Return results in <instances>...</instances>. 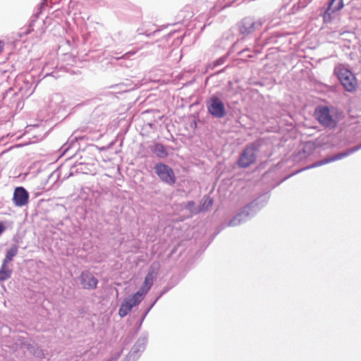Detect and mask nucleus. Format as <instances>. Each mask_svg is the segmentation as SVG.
Masks as SVG:
<instances>
[{
  "label": "nucleus",
  "instance_id": "1",
  "mask_svg": "<svg viewBox=\"0 0 361 361\" xmlns=\"http://www.w3.org/2000/svg\"><path fill=\"white\" fill-rule=\"evenodd\" d=\"M268 197L266 195L259 197L250 204L245 206L241 211L233 216L227 224L228 226H237L247 221L253 216L267 202Z\"/></svg>",
  "mask_w": 361,
  "mask_h": 361
},
{
  "label": "nucleus",
  "instance_id": "2",
  "mask_svg": "<svg viewBox=\"0 0 361 361\" xmlns=\"http://www.w3.org/2000/svg\"><path fill=\"white\" fill-rule=\"evenodd\" d=\"M259 145L253 142L248 145L240 154L238 163L240 167L247 168L256 160V152L258 151Z\"/></svg>",
  "mask_w": 361,
  "mask_h": 361
},
{
  "label": "nucleus",
  "instance_id": "3",
  "mask_svg": "<svg viewBox=\"0 0 361 361\" xmlns=\"http://www.w3.org/2000/svg\"><path fill=\"white\" fill-rule=\"evenodd\" d=\"M208 112L214 117L221 118L226 114L224 102L216 95H212L207 102Z\"/></svg>",
  "mask_w": 361,
  "mask_h": 361
},
{
  "label": "nucleus",
  "instance_id": "4",
  "mask_svg": "<svg viewBox=\"0 0 361 361\" xmlns=\"http://www.w3.org/2000/svg\"><path fill=\"white\" fill-rule=\"evenodd\" d=\"M154 171L159 178L164 183L172 185L176 182V177L173 169L166 164L159 163L155 165Z\"/></svg>",
  "mask_w": 361,
  "mask_h": 361
},
{
  "label": "nucleus",
  "instance_id": "5",
  "mask_svg": "<svg viewBox=\"0 0 361 361\" xmlns=\"http://www.w3.org/2000/svg\"><path fill=\"white\" fill-rule=\"evenodd\" d=\"M340 84L348 92H353L357 87V80L353 73L340 67Z\"/></svg>",
  "mask_w": 361,
  "mask_h": 361
},
{
  "label": "nucleus",
  "instance_id": "6",
  "mask_svg": "<svg viewBox=\"0 0 361 361\" xmlns=\"http://www.w3.org/2000/svg\"><path fill=\"white\" fill-rule=\"evenodd\" d=\"M314 116L320 124L327 128L336 126V121L330 114L329 109L326 106H319L314 111Z\"/></svg>",
  "mask_w": 361,
  "mask_h": 361
},
{
  "label": "nucleus",
  "instance_id": "7",
  "mask_svg": "<svg viewBox=\"0 0 361 361\" xmlns=\"http://www.w3.org/2000/svg\"><path fill=\"white\" fill-rule=\"evenodd\" d=\"M262 23V20H254L250 18H244L240 25V32L243 35H247L259 30Z\"/></svg>",
  "mask_w": 361,
  "mask_h": 361
},
{
  "label": "nucleus",
  "instance_id": "8",
  "mask_svg": "<svg viewBox=\"0 0 361 361\" xmlns=\"http://www.w3.org/2000/svg\"><path fill=\"white\" fill-rule=\"evenodd\" d=\"M81 286L84 289L93 290L97 288L98 280L89 271H82L80 276Z\"/></svg>",
  "mask_w": 361,
  "mask_h": 361
},
{
  "label": "nucleus",
  "instance_id": "9",
  "mask_svg": "<svg viewBox=\"0 0 361 361\" xmlns=\"http://www.w3.org/2000/svg\"><path fill=\"white\" fill-rule=\"evenodd\" d=\"M29 194L23 187H17L13 192V200L16 206L23 207L27 204Z\"/></svg>",
  "mask_w": 361,
  "mask_h": 361
},
{
  "label": "nucleus",
  "instance_id": "10",
  "mask_svg": "<svg viewBox=\"0 0 361 361\" xmlns=\"http://www.w3.org/2000/svg\"><path fill=\"white\" fill-rule=\"evenodd\" d=\"M337 0H331L324 14V21L329 23L338 17V3Z\"/></svg>",
  "mask_w": 361,
  "mask_h": 361
},
{
  "label": "nucleus",
  "instance_id": "11",
  "mask_svg": "<svg viewBox=\"0 0 361 361\" xmlns=\"http://www.w3.org/2000/svg\"><path fill=\"white\" fill-rule=\"evenodd\" d=\"M338 159V154H335L333 156L326 157L320 161H316L313 163L312 164L310 165L309 166H307L306 168L302 169L301 171H303L305 169H312L318 166H321L324 164H327L329 163H331L333 161H335Z\"/></svg>",
  "mask_w": 361,
  "mask_h": 361
},
{
  "label": "nucleus",
  "instance_id": "12",
  "mask_svg": "<svg viewBox=\"0 0 361 361\" xmlns=\"http://www.w3.org/2000/svg\"><path fill=\"white\" fill-rule=\"evenodd\" d=\"M12 274V269L8 267V264L2 262L0 268V281H4L8 279Z\"/></svg>",
  "mask_w": 361,
  "mask_h": 361
},
{
  "label": "nucleus",
  "instance_id": "13",
  "mask_svg": "<svg viewBox=\"0 0 361 361\" xmlns=\"http://www.w3.org/2000/svg\"><path fill=\"white\" fill-rule=\"evenodd\" d=\"M18 252V246L16 245H12L10 248H8L5 255V257L3 259V262L6 263H10L13 261V257L17 255Z\"/></svg>",
  "mask_w": 361,
  "mask_h": 361
},
{
  "label": "nucleus",
  "instance_id": "14",
  "mask_svg": "<svg viewBox=\"0 0 361 361\" xmlns=\"http://www.w3.org/2000/svg\"><path fill=\"white\" fill-rule=\"evenodd\" d=\"M152 152L159 158H165L168 156L166 147L160 143L155 144L152 148Z\"/></svg>",
  "mask_w": 361,
  "mask_h": 361
},
{
  "label": "nucleus",
  "instance_id": "15",
  "mask_svg": "<svg viewBox=\"0 0 361 361\" xmlns=\"http://www.w3.org/2000/svg\"><path fill=\"white\" fill-rule=\"evenodd\" d=\"M133 307L126 299L121 303L118 310V314L121 317H126L132 310Z\"/></svg>",
  "mask_w": 361,
  "mask_h": 361
},
{
  "label": "nucleus",
  "instance_id": "16",
  "mask_svg": "<svg viewBox=\"0 0 361 361\" xmlns=\"http://www.w3.org/2000/svg\"><path fill=\"white\" fill-rule=\"evenodd\" d=\"M147 343V335H142L136 341L134 346L136 347L137 350H139V352L141 353L145 350L146 345Z\"/></svg>",
  "mask_w": 361,
  "mask_h": 361
},
{
  "label": "nucleus",
  "instance_id": "17",
  "mask_svg": "<svg viewBox=\"0 0 361 361\" xmlns=\"http://www.w3.org/2000/svg\"><path fill=\"white\" fill-rule=\"evenodd\" d=\"M140 355L141 353L139 352V350H137L136 347L133 345L126 359L123 361H136Z\"/></svg>",
  "mask_w": 361,
  "mask_h": 361
},
{
  "label": "nucleus",
  "instance_id": "18",
  "mask_svg": "<svg viewBox=\"0 0 361 361\" xmlns=\"http://www.w3.org/2000/svg\"><path fill=\"white\" fill-rule=\"evenodd\" d=\"M144 298V296L140 293L136 292L130 298L126 299L128 301H130V303L133 307L137 305Z\"/></svg>",
  "mask_w": 361,
  "mask_h": 361
},
{
  "label": "nucleus",
  "instance_id": "19",
  "mask_svg": "<svg viewBox=\"0 0 361 361\" xmlns=\"http://www.w3.org/2000/svg\"><path fill=\"white\" fill-rule=\"evenodd\" d=\"M185 208L191 213V214H197L201 212L200 207H197L195 205V202L190 201L187 203Z\"/></svg>",
  "mask_w": 361,
  "mask_h": 361
},
{
  "label": "nucleus",
  "instance_id": "20",
  "mask_svg": "<svg viewBox=\"0 0 361 361\" xmlns=\"http://www.w3.org/2000/svg\"><path fill=\"white\" fill-rule=\"evenodd\" d=\"M202 201H203L201 207H200L201 211L209 209L213 204L212 200L211 198H209V197H204Z\"/></svg>",
  "mask_w": 361,
  "mask_h": 361
},
{
  "label": "nucleus",
  "instance_id": "21",
  "mask_svg": "<svg viewBox=\"0 0 361 361\" xmlns=\"http://www.w3.org/2000/svg\"><path fill=\"white\" fill-rule=\"evenodd\" d=\"M360 149H361V144L358 145L355 147H353L346 150L345 152H340V155H339L340 159L343 157H348L349 154L359 150Z\"/></svg>",
  "mask_w": 361,
  "mask_h": 361
},
{
  "label": "nucleus",
  "instance_id": "22",
  "mask_svg": "<svg viewBox=\"0 0 361 361\" xmlns=\"http://www.w3.org/2000/svg\"><path fill=\"white\" fill-rule=\"evenodd\" d=\"M153 281H154V275H153V273L152 272H149L145 278V281H144V283H143V285H145V286L151 288L152 284H153Z\"/></svg>",
  "mask_w": 361,
  "mask_h": 361
},
{
  "label": "nucleus",
  "instance_id": "23",
  "mask_svg": "<svg viewBox=\"0 0 361 361\" xmlns=\"http://www.w3.org/2000/svg\"><path fill=\"white\" fill-rule=\"evenodd\" d=\"M76 140V137L69 139L68 142L66 143L61 148V149L63 150V154L66 153L70 149L71 146L74 145Z\"/></svg>",
  "mask_w": 361,
  "mask_h": 361
},
{
  "label": "nucleus",
  "instance_id": "24",
  "mask_svg": "<svg viewBox=\"0 0 361 361\" xmlns=\"http://www.w3.org/2000/svg\"><path fill=\"white\" fill-rule=\"evenodd\" d=\"M149 289H150L149 288H148L142 284V286L140 287L139 290L137 292L140 293V294H142V295L145 296L147 293V292L149 290Z\"/></svg>",
  "mask_w": 361,
  "mask_h": 361
},
{
  "label": "nucleus",
  "instance_id": "25",
  "mask_svg": "<svg viewBox=\"0 0 361 361\" xmlns=\"http://www.w3.org/2000/svg\"><path fill=\"white\" fill-rule=\"evenodd\" d=\"M164 293H162L155 300L154 302L149 306V307L145 311V312L144 313L142 317V321H143L145 318V317L147 316V314H148V312L150 311V310L152 308V307L154 305V304L157 302V301L158 300V299L163 295Z\"/></svg>",
  "mask_w": 361,
  "mask_h": 361
},
{
  "label": "nucleus",
  "instance_id": "26",
  "mask_svg": "<svg viewBox=\"0 0 361 361\" xmlns=\"http://www.w3.org/2000/svg\"><path fill=\"white\" fill-rule=\"evenodd\" d=\"M311 0H299L298 4L299 7L304 8L307 6L308 3H310Z\"/></svg>",
  "mask_w": 361,
  "mask_h": 361
},
{
  "label": "nucleus",
  "instance_id": "27",
  "mask_svg": "<svg viewBox=\"0 0 361 361\" xmlns=\"http://www.w3.org/2000/svg\"><path fill=\"white\" fill-rule=\"evenodd\" d=\"M121 355L120 353H116L114 355H113L110 359H109L107 361H117Z\"/></svg>",
  "mask_w": 361,
  "mask_h": 361
},
{
  "label": "nucleus",
  "instance_id": "28",
  "mask_svg": "<svg viewBox=\"0 0 361 361\" xmlns=\"http://www.w3.org/2000/svg\"><path fill=\"white\" fill-rule=\"evenodd\" d=\"M136 51H128L121 58L123 59H128L130 56L134 55Z\"/></svg>",
  "mask_w": 361,
  "mask_h": 361
},
{
  "label": "nucleus",
  "instance_id": "29",
  "mask_svg": "<svg viewBox=\"0 0 361 361\" xmlns=\"http://www.w3.org/2000/svg\"><path fill=\"white\" fill-rule=\"evenodd\" d=\"M31 27H32V24H30V26H29V28L26 31L23 32L20 34V35L22 36L23 35H27V34H29L32 31Z\"/></svg>",
  "mask_w": 361,
  "mask_h": 361
},
{
  "label": "nucleus",
  "instance_id": "30",
  "mask_svg": "<svg viewBox=\"0 0 361 361\" xmlns=\"http://www.w3.org/2000/svg\"><path fill=\"white\" fill-rule=\"evenodd\" d=\"M45 6H47V0H42V2L40 4V8H44Z\"/></svg>",
  "mask_w": 361,
  "mask_h": 361
},
{
  "label": "nucleus",
  "instance_id": "31",
  "mask_svg": "<svg viewBox=\"0 0 361 361\" xmlns=\"http://www.w3.org/2000/svg\"><path fill=\"white\" fill-rule=\"evenodd\" d=\"M5 230V226H4L3 224L0 223V235L2 234V233Z\"/></svg>",
  "mask_w": 361,
  "mask_h": 361
},
{
  "label": "nucleus",
  "instance_id": "32",
  "mask_svg": "<svg viewBox=\"0 0 361 361\" xmlns=\"http://www.w3.org/2000/svg\"><path fill=\"white\" fill-rule=\"evenodd\" d=\"M54 97L56 100H61V95L59 94H56Z\"/></svg>",
  "mask_w": 361,
  "mask_h": 361
},
{
  "label": "nucleus",
  "instance_id": "33",
  "mask_svg": "<svg viewBox=\"0 0 361 361\" xmlns=\"http://www.w3.org/2000/svg\"><path fill=\"white\" fill-rule=\"evenodd\" d=\"M334 74L338 78V68L337 66L334 68Z\"/></svg>",
  "mask_w": 361,
  "mask_h": 361
},
{
  "label": "nucleus",
  "instance_id": "34",
  "mask_svg": "<svg viewBox=\"0 0 361 361\" xmlns=\"http://www.w3.org/2000/svg\"><path fill=\"white\" fill-rule=\"evenodd\" d=\"M4 50V44L1 43V42H0V54Z\"/></svg>",
  "mask_w": 361,
  "mask_h": 361
},
{
  "label": "nucleus",
  "instance_id": "35",
  "mask_svg": "<svg viewBox=\"0 0 361 361\" xmlns=\"http://www.w3.org/2000/svg\"><path fill=\"white\" fill-rule=\"evenodd\" d=\"M343 4L342 2V0H340V6H339L340 10L343 8Z\"/></svg>",
  "mask_w": 361,
  "mask_h": 361
},
{
  "label": "nucleus",
  "instance_id": "36",
  "mask_svg": "<svg viewBox=\"0 0 361 361\" xmlns=\"http://www.w3.org/2000/svg\"><path fill=\"white\" fill-rule=\"evenodd\" d=\"M204 7H205L206 9H207L209 8H211L212 6V5H210L209 6L208 5H204Z\"/></svg>",
  "mask_w": 361,
  "mask_h": 361
},
{
  "label": "nucleus",
  "instance_id": "37",
  "mask_svg": "<svg viewBox=\"0 0 361 361\" xmlns=\"http://www.w3.org/2000/svg\"><path fill=\"white\" fill-rule=\"evenodd\" d=\"M206 11L204 10V12L202 13V16H204V14L206 15V16H208V13H205Z\"/></svg>",
  "mask_w": 361,
  "mask_h": 361
},
{
  "label": "nucleus",
  "instance_id": "38",
  "mask_svg": "<svg viewBox=\"0 0 361 361\" xmlns=\"http://www.w3.org/2000/svg\"><path fill=\"white\" fill-rule=\"evenodd\" d=\"M311 147V145H310V144H307V145H305V147Z\"/></svg>",
  "mask_w": 361,
  "mask_h": 361
}]
</instances>
